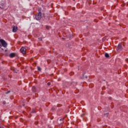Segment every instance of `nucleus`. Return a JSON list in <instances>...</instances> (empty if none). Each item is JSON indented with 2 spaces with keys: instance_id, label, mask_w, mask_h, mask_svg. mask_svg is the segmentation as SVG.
Instances as JSON below:
<instances>
[{
  "instance_id": "nucleus-3",
  "label": "nucleus",
  "mask_w": 128,
  "mask_h": 128,
  "mask_svg": "<svg viewBox=\"0 0 128 128\" xmlns=\"http://www.w3.org/2000/svg\"><path fill=\"white\" fill-rule=\"evenodd\" d=\"M26 48L24 47L22 48L20 50V51L21 52L22 54H26Z\"/></svg>"
},
{
  "instance_id": "nucleus-7",
  "label": "nucleus",
  "mask_w": 128,
  "mask_h": 128,
  "mask_svg": "<svg viewBox=\"0 0 128 128\" xmlns=\"http://www.w3.org/2000/svg\"><path fill=\"white\" fill-rule=\"evenodd\" d=\"M0 8H2V9L4 8V4L2 3L0 4Z\"/></svg>"
},
{
  "instance_id": "nucleus-1",
  "label": "nucleus",
  "mask_w": 128,
  "mask_h": 128,
  "mask_svg": "<svg viewBox=\"0 0 128 128\" xmlns=\"http://www.w3.org/2000/svg\"><path fill=\"white\" fill-rule=\"evenodd\" d=\"M39 13L37 16H36V18L37 20H40L42 18V12H40V9L38 10Z\"/></svg>"
},
{
  "instance_id": "nucleus-21",
  "label": "nucleus",
  "mask_w": 128,
  "mask_h": 128,
  "mask_svg": "<svg viewBox=\"0 0 128 128\" xmlns=\"http://www.w3.org/2000/svg\"><path fill=\"white\" fill-rule=\"evenodd\" d=\"M84 78H88V76H86V77H84Z\"/></svg>"
},
{
  "instance_id": "nucleus-6",
  "label": "nucleus",
  "mask_w": 128,
  "mask_h": 128,
  "mask_svg": "<svg viewBox=\"0 0 128 128\" xmlns=\"http://www.w3.org/2000/svg\"><path fill=\"white\" fill-rule=\"evenodd\" d=\"M32 90L34 92H38V89L36 88V86H33L32 88Z\"/></svg>"
},
{
  "instance_id": "nucleus-12",
  "label": "nucleus",
  "mask_w": 128,
  "mask_h": 128,
  "mask_svg": "<svg viewBox=\"0 0 128 128\" xmlns=\"http://www.w3.org/2000/svg\"><path fill=\"white\" fill-rule=\"evenodd\" d=\"M104 116L107 118L108 116V114L107 113V114H104Z\"/></svg>"
},
{
  "instance_id": "nucleus-16",
  "label": "nucleus",
  "mask_w": 128,
  "mask_h": 128,
  "mask_svg": "<svg viewBox=\"0 0 128 128\" xmlns=\"http://www.w3.org/2000/svg\"><path fill=\"white\" fill-rule=\"evenodd\" d=\"M60 122H62V120H64V118H60Z\"/></svg>"
},
{
  "instance_id": "nucleus-15",
  "label": "nucleus",
  "mask_w": 128,
  "mask_h": 128,
  "mask_svg": "<svg viewBox=\"0 0 128 128\" xmlns=\"http://www.w3.org/2000/svg\"><path fill=\"white\" fill-rule=\"evenodd\" d=\"M48 86H50V82H48V84H47Z\"/></svg>"
},
{
  "instance_id": "nucleus-13",
  "label": "nucleus",
  "mask_w": 128,
  "mask_h": 128,
  "mask_svg": "<svg viewBox=\"0 0 128 128\" xmlns=\"http://www.w3.org/2000/svg\"><path fill=\"white\" fill-rule=\"evenodd\" d=\"M38 70L40 71V70H41V68H40V67H38Z\"/></svg>"
},
{
  "instance_id": "nucleus-8",
  "label": "nucleus",
  "mask_w": 128,
  "mask_h": 128,
  "mask_svg": "<svg viewBox=\"0 0 128 128\" xmlns=\"http://www.w3.org/2000/svg\"><path fill=\"white\" fill-rule=\"evenodd\" d=\"M16 54L14 53H11L10 55V58H14Z\"/></svg>"
},
{
  "instance_id": "nucleus-5",
  "label": "nucleus",
  "mask_w": 128,
  "mask_h": 128,
  "mask_svg": "<svg viewBox=\"0 0 128 128\" xmlns=\"http://www.w3.org/2000/svg\"><path fill=\"white\" fill-rule=\"evenodd\" d=\"M17 30H18V27L16 26H14L12 28V32H16Z\"/></svg>"
},
{
  "instance_id": "nucleus-19",
  "label": "nucleus",
  "mask_w": 128,
  "mask_h": 128,
  "mask_svg": "<svg viewBox=\"0 0 128 128\" xmlns=\"http://www.w3.org/2000/svg\"><path fill=\"white\" fill-rule=\"evenodd\" d=\"M126 62H128V58L126 59Z\"/></svg>"
},
{
  "instance_id": "nucleus-4",
  "label": "nucleus",
  "mask_w": 128,
  "mask_h": 128,
  "mask_svg": "<svg viewBox=\"0 0 128 128\" xmlns=\"http://www.w3.org/2000/svg\"><path fill=\"white\" fill-rule=\"evenodd\" d=\"M116 50H122V44H119L118 45V46L116 48Z\"/></svg>"
},
{
  "instance_id": "nucleus-2",
  "label": "nucleus",
  "mask_w": 128,
  "mask_h": 128,
  "mask_svg": "<svg viewBox=\"0 0 128 128\" xmlns=\"http://www.w3.org/2000/svg\"><path fill=\"white\" fill-rule=\"evenodd\" d=\"M0 42L2 44V45L4 48H6V46H8V44L4 40L0 39Z\"/></svg>"
},
{
  "instance_id": "nucleus-11",
  "label": "nucleus",
  "mask_w": 128,
  "mask_h": 128,
  "mask_svg": "<svg viewBox=\"0 0 128 128\" xmlns=\"http://www.w3.org/2000/svg\"><path fill=\"white\" fill-rule=\"evenodd\" d=\"M10 90H8V92H6V94H10Z\"/></svg>"
},
{
  "instance_id": "nucleus-22",
  "label": "nucleus",
  "mask_w": 128,
  "mask_h": 128,
  "mask_svg": "<svg viewBox=\"0 0 128 128\" xmlns=\"http://www.w3.org/2000/svg\"><path fill=\"white\" fill-rule=\"evenodd\" d=\"M54 108H52V110H54Z\"/></svg>"
},
{
  "instance_id": "nucleus-23",
  "label": "nucleus",
  "mask_w": 128,
  "mask_h": 128,
  "mask_svg": "<svg viewBox=\"0 0 128 128\" xmlns=\"http://www.w3.org/2000/svg\"><path fill=\"white\" fill-rule=\"evenodd\" d=\"M23 106H24V104H23Z\"/></svg>"
},
{
  "instance_id": "nucleus-17",
  "label": "nucleus",
  "mask_w": 128,
  "mask_h": 128,
  "mask_svg": "<svg viewBox=\"0 0 128 128\" xmlns=\"http://www.w3.org/2000/svg\"><path fill=\"white\" fill-rule=\"evenodd\" d=\"M38 40H42V38H38Z\"/></svg>"
},
{
  "instance_id": "nucleus-10",
  "label": "nucleus",
  "mask_w": 128,
  "mask_h": 128,
  "mask_svg": "<svg viewBox=\"0 0 128 128\" xmlns=\"http://www.w3.org/2000/svg\"><path fill=\"white\" fill-rule=\"evenodd\" d=\"M46 30H50V26H46Z\"/></svg>"
},
{
  "instance_id": "nucleus-9",
  "label": "nucleus",
  "mask_w": 128,
  "mask_h": 128,
  "mask_svg": "<svg viewBox=\"0 0 128 128\" xmlns=\"http://www.w3.org/2000/svg\"><path fill=\"white\" fill-rule=\"evenodd\" d=\"M105 56L106 58H110V55L108 53L105 54Z\"/></svg>"
},
{
  "instance_id": "nucleus-20",
  "label": "nucleus",
  "mask_w": 128,
  "mask_h": 128,
  "mask_svg": "<svg viewBox=\"0 0 128 128\" xmlns=\"http://www.w3.org/2000/svg\"><path fill=\"white\" fill-rule=\"evenodd\" d=\"M0 48H2V44H0Z\"/></svg>"
},
{
  "instance_id": "nucleus-18",
  "label": "nucleus",
  "mask_w": 128,
  "mask_h": 128,
  "mask_svg": "<svg viewBox=\"0 0 128 128\" xmlns=\"http://www.w3.org/2000/svg\"><path fill=\"white\" fill-rule=\"evenodd\" d=\"M72 36L70 35V38H72Z\"/></svg>"
},
{
  "instance_id": "nucleus-14",
  "label": "nucleus",
  "mask_w": 128,
  "mask_h": 128,
  "mask_svg": "<svg viewBox=\"0 0 128 128\" xmlns=\"http://www.w3.org/2000/svg\"><path fill=\"white\" fill-rule=\"evenodd\" d=\"M14 72H18V70H16L15 69L13 70Z\"/></svg>"
}]
</instances>
